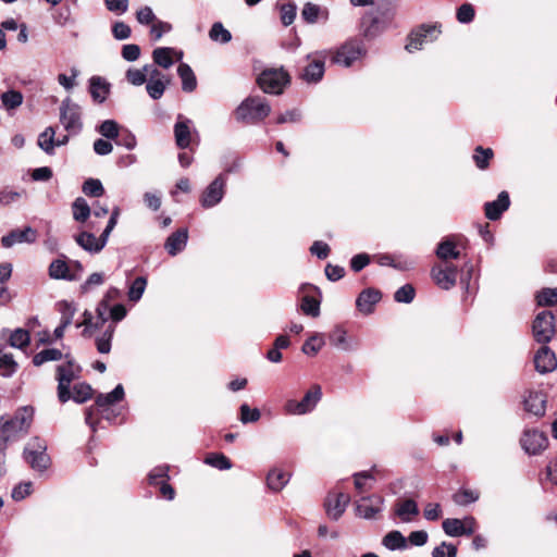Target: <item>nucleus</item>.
Masks as SVG:
<instances>
[{
	"label": "nucleus",
	"instance_id": "1",
	"mask_svg": "<svg viewBox=\"0 0 557 557\" xmlns=\"http://www.w3.org/2000/svg\"><path fill=\"white\" fill-rule=\"evenodd\" d=\"M34 410L32 407L25 406L18 408L12 418L0 419L1 440L7 443L11 440L28 433L33 422Z\"/></svg>",
	"mask_w": 557,
	"mask_h": 557
},
{
	"label": "nucleus",
	"instance_id": "2",
	"mask_svg": "<svg viewBox=\"0 0 557 557\" xmlns=\"http://www.w3.org/2000/svg\"><path fill=\"white\" fill-rule=\"evenodd\" d=\"M271 112L269 102L260 96H250L244 99L235 110V117L245 124H257L263 121Z\"/></svg>",
	"mask_w": 557,
	"mask_h": 557
},
{
	"label": "nucleus",
	"instance_id": "3",
	"mask_svg": "<svg viewBox=\"0 0 557 557\" xmlns=\"http://www.w3.org/2000/svg\"><path fill=\"white\" fill-rule=\"evenodd\" d=\"M367 54L363 41L359 38H349L331 53V62L344 67L351 66L356 61Z\"/></svg>",
	"mask_w": 557,
	"mask_h": 557
},
{
	"label": "nucleus",
	"instance_id": "4",
	"mask_svg": "<svg viewBox=\"0 0 557 557\" xmlns=\"http://www.w3.org/2000/svg\"><path fill=\"white\" fill-rule=\"evenodd\" d=\"M257 83L265 94L280 95L290 83V76L283 67L265 69L259 74Z\"/></svg>",
	"mask_w": 557,
	"mask_h": 557
},
{
	"label": "nucleus",
	"instance_id": "5",
	"mask_svg": "<svg viewBox=\"0 0 557 557\" xmlns=\"http://www.w3.org/2000/svg\"><path fill=\"white\" fill-rule=\"evenodd\" d=\"M47 445L39 437H34L24 448L23 456L30 468L44 472L50 465V457L47 454Z\"/></svg>",
	"mask_w": 557,
	"mask_h": 557
},
{
	"label": "nucleus",
	"instance_id": "6",
	"mask_svg": "<svg viewBox=\"0 0 557 557\" xmlns=\"http://www.w3.org/2000/svg\"><path fill=\"white\" fill-rule=\"evenodd\" d=\"M60 122L71 135L78 134L83 128L81 107L69 97L60 106Z\"/></svg>",
	"mask_w": 557,
	"mask_h": 557
},
{
	"label": "nucleus",
	"instance_id": "7",
	"mask_svg": "<svg viewBox=\"0 0 557 557\" xmlns=\"http://www.w3.org/2000/svg\"><path fill=\"white\" fill-rule=\"evenodd\" d=\"M533 336L540 344H547L555 334V315L548 310L537 313L532 325Z\"/></svg>",
	"mask_w": 557,
	"mask_h": 557
},
{
	"label": "nucleus",
	"instance_id": "8",
	"mask_svg": "<svg viewBox=\"0 0 557 557\" xmlns=\"http://www.w3.org/2000/svg\"><path fill=\"white\" fill-rule=\"evenodd\" d=\"M226 177L219 174L203 190L200 203L203 208H212L220 203L225 194Z\"/></svg>",
	"mask_w": 557,
	"mask_h": 557
},
{
	"label": "nucleus",
	"instance_id": "9",
	"mask_svg": "<svg viewBox=\"0 0 557 557\" xmlns=\"http://www.w3.org/2000/svg\"><path fill=\"white\" fill-rule=\"evenodd\" d=\"M522 448L529 455H539L548 446V438L539 430H525L520 440Z\"/></svg>",
	"mask_w": 557,
	"mask_h": 557
},
{
	"label": "nucleus",
	"instance_id": "10",
	"mask_svg": "<svg viewBox=\"0 0 557 557\" xmlns=\"http://www.w3.org/2000/svg\"><path fill=\"white\" fill-rule=\"evenodd\" d=\"M457 274L458 270L454 264L434 265L431 269L432 280L440 288L445 290H449L456 285Z\"/></svg>",
	"mask_w": 557,
	"mask_h": 557
},
{
	"label": "nucleus",
	"instance_id": "11",
	"mask_svg": "<svg viewBox=\"0 0 557 557\" xmlns=\"http://www.w3.org/2000/svg\"><path fill=\"white\" fill-rule=\"evenodd\" d=\"M78 374L79 372L76 370H71L63 366L57 367L58 398L60 403L64 404L71 399V383L78 377Z\"/></svg>",
	"mask_w": 557,
	"mask_h": 557
},
{
	"label": "nucleus",
	"instance_id": "12",
	"mask_svg": "<svg viewBox=\"0 0 557 557\" xmlns=\"http://www.w3.org/2000/svg\"><path fill=\"white\" fill-rule=\"evenodd\" d=\"M440 26L436 24L430 25V24H422L417 29L412 30L408 37V42L406 45V50L408 52H413L416 50H420L423 46V44L426 41L428 37H431V40L434 38L432 35L437 32L440 33V29H437Z\"/></svg>",
	"mask_w": 557,
	"mask_h": 557
},
{
	"label": "nucleus",
	"instance_id": "13",
	"mask_svg": "<svg viewBox=\"0 0 557 557\" xmlns=\"http://www.w3.org/2000/svg\"><path fill=\"white\" fill-rule=\"evenodd\" d=\"M546 404L547 395L542 391H529L523 399L524 410L536 418L545 416Z\"/></svg>",
	"mask_w": 557,
	"mask_h": 557
},
{
	"label": "nucleus",
	"instance_id": "14",
	"mask_svg": "<svg viewBox=\"0 0 557 557\" xmlns=\"http://www.w3.org/2000/svg\"><path fill=\"white\" fill-rule=\"evenodd\" d=\"M37 240V231L30 226H26L23 230H12L1 238V245L4 248H11L15 244H33Z\"/></svg>",
	"mask_w": 557,
	"mask_h": 557
},
{
	"label": "nucleus",
	"instance_id": "15",
	"mask_svg": "<svg viewBox=\"0 0 557 557\" xmlns=\"http://www.w3.org/2000/svg\"><path fill=\"white\" fill-rule=\"evenodd\" d=\"M384 498L379 495L362 497L357 504V513L364 519H374L383 509Z\"/></svg>",
	"mask_w": 557,
	"mask_h": 557
},
{
	"label": "nucleus",
	"instance_id": "16",
	"mask_svg": "<svg viewBox=\"0 0 557 557\" xmlns=\"http://www.w3.org/2000/svg\"><path fill=\"white\" fill-rule=\"evenodd\" d=\"M535 369L540 373H548L556 369L557 359L555 352L543 344L534 356Z\"/></svg>",
	"mask_w": 557,
	"mask_h": 557
},
{
	"label": "nucleus",
	"instance_id": "17",
	"mask_svg": "<svg viewBox=\"0 0 557 557\" xmlns=\"http://www.w3.org/2000/svg\"><path fill=\"white\" fill-rule=\"evenodd\" d=\"M381 298L382 293L379 289H363L356 299V307L362 314H370L373 312L375 305Z\"/></svg>",
	"mask_w": 557,
	"mask_h": 557
},
{
	"label": "nucleus",
	"instance_id": "18",
	"mask_svg": "<svg viewBox=\"0 0 557 557\" xmlns=\"http://www.w3.org/2000/svg\"><path fill=\"white\" fill-rule=\"evenodd\" d=\"M76 244L90 253L100 252L107 245L102 236L96 237L92 233L83 231L75 236Z\"/></svg>",
	"mask_w": 557,
	"mask_h": 557
},
{
	"label": "nucleus",
	"instance_id": "19",
	"mask_svg": "<svg viewBox=\"0 0 557 557\" xmlns=\"http://www.w3.org/2000/svg\"><path fill=\"white\" fill-rule=\"evenodd\" d=\"M510 199L507 191H502L494 201L484 205L485 216L491 221L498 220L502 214L509 208Z\"/></svg>",
	"mask_w": 557,
	"mask_h": 557
},
{
	"label": "nucleus",
	"instance_id": "20",
	"mask_svg": "<svg viewBox=\"0 0 557 557\" xmlns=\"http://www.w3.org/2000/svg\"><path fill=\"white\" fill-rule=\"evenodd\" d=\"M349 500V495L344 493H338L336 495L329 496L325 500L327 516L333 520H338L341 516L344 513Z\"/></svg>",
	"mask_w": 557,
	"mask_h": 557
},
{
	"label": "nucleus",
	"instance_id": "21",
	"mask_svg": "<svg viewBox=\"0 0 557 557\" xmlns=\"http://www.w3.org/2000/svg\"><path fill=\"white\" fill-rule=\"evenodd\" d=\"M191 121L185 119L182 114L177 116V121L174 125V137L176 146L180 149H186L189 147L191 141L190 125Z\"/></svg>",
	"mask_w": 557,
	"mask_h": 557
},
{
	"label": "nucleus",
	"instance_id": "22",
	"mask_svg": "<svg viewBox=\"0 0 557 557\" xmlns=\"http://www.w3.org/2000/svg\"><path fill=\"white\" fill-rule=\"evenodd\" d=\"M188 231L187 228H180L172 233L164 243V248L170 256H176L181 252L187 244Z\"/></svg>",
	"mask_w": 557,
	"mask_h": 557
},
{
	"label": "nucleus",
	"instance_id": "23",
	"mask_svg": "<svg viewBox=\"0 0 557 557\" xmlns=\"http://www.w3.org/2000/svg\"><path fill=\"white\" fill-rule=\"evenodd\" d=\"M49 276L54 280L76 281L79 275L71 272L64 259H55L49 265Z\"/></svg>",
	"mask_w": 557,
	"mask_h": 557
},
{
	"label": "nucleus",
	"instance_id": "24",
	"mask_svg": "<svg viewBox=\"0 0 557 557\" xmlns=\"http://www.w3.org/2000/svg\"><path fill=\"white\" fill-rule=\"evenodd\" d=\"M324 75V61L313 59L302 70L301 78L307 83H318Z\"/></svg>",
	"mask_w": 557,
	"mask_h": 557
},
{
	"label": "nucleus",
	"instance_id": "25",
	"mask_svg": "<svg viewBox=\"0 0 557 557\" xmlns=\"http://www.w3.org/2000/svg\"><path fill=\"white\" fill-rule=\"evenodd\" d=\"M395 515L403 522H410L413 517L419 515V507L413 499H406L396 504Z\"/></svg>",
	"mask_w": 557,
	"mask_h": 557
},
{
	"label": "nucleus",
	"instance_id": "26",
	"mask_svg": "<svg viewBox=\"0 0 557 557\" xmlns=\"http://www.w3.org/2000/svg\"><path fill=\"white\" fill-rule=\"evenodd\" d=\"M435 255L438 259L447 261L449 259H458L460 251L457 249L455 242L446 237L437 245Z\"/></svg>",
	"mask_w": 557,
	"mask_h": 557
},
{
	"label": "nucleus",
	"instance_id": "27",
	"mask_svg": "<svg viewBox=\"0 0 557 557\" xmlns=\"http://www.w3.org/2000/svg\"><path fill=\"white\" fill-rule=\"evenodd\" d=\"M89 91L94 101L102 103L109 94V85L99 76L89 79Z\"/></svg>",
	"mask_w": 557,
	"mask_h": 557
},
{
	"label": "nucleus",
	"instance_id": "28",
	"mask_svg": "<svg viewBox=\"0 0 557 557\" xmlns=\"http://www.w3.org/2000/svg\"><path fill=\"white\" fill-rule=\"evenodd\" d=\"M177 74L182 79V89L191 92L197 87V79L191 67L186 63H181L177 67Z\"/></svg>",
	"mask_w": 557,
	"mask_h": 557
},
{
	"label": "nucleus",
	"instance_id": "29",
	"mask_svg": "<svg viewBox=\"0 0 557 557\" xmlns=\"http://www.w3.org/2000/svg\"><path fill=\"white\" fill-rule=\"evenodd\" d=\"M301 17L309 24L315 23L319 17L327 20L329 11L327 9H322L318 4L307 2L301 11Z\"/></svg>",
	"mask_w": 557,
	"mask_h": 557
},
{
	"label": "nucleus",
	"instance_id": "30",
	"mask_svg": "<svg viewBox=\"0 0 557 557\" xmlns=\"http://www.w3.org/2000/svg\"><path fill=\"white\" fill-rule=\"evenodd\" d=\"M382 544L389 550H403L407 548V539L400 531L388 532L383 539Z\"/></svg>",
	"mask_w": 557,
	"mask_h": 557
},
{
	"label": "nucleus",
	"instance_id": "31",
	"mask_svg": "<svg viewBox=\"0 0 557 557\" xmlns=\"http://www.w3.org/2000/svg\"><path fill=\"white\" fill-rule=\"evenodd\" d=\"M289 480V474L280 469H273L268 473L267 483L270 490L281 491Z\"/></svg>",
	"mask_w": 557,
	"mask_h": 557
},
{
	"label": "nucleus",
	"instance_id": "32",
	"mask_svg": "<svg viewBox=\"0 0 557 557\" xmlns=\"http://www.w3.org/2000/svg\"><path fill=\"white\" fill-rule=\"evenodd\" d=\"M73 219L76 222L85 223L91 214V210L86 199L77 197L72 203Z\"/></svg>",
	"mask_w": 557,
	"mask_h": 557
},
{
	"label": "nucleus",
	"instance_id": "33",
	"mask_svg": "<svg viewBox=\"0 0 557 557\" xmlns=\"http://www.w3.org/2000/svg\"><path fill=\"white\" fill-rule=\"evenodd\" d=\"M175 52L173 48L170 47H159L152 51V60L154 64L163 67L170 69L173 65L172 54Z\"/></svg>",
	"mask_w": 557,
	"mask_h": 557
},
{
	"label": "nucleus",
	"instance_id": "34",
	"mask_svg": "<svg viewBox=\"0 0 557 557\" xmlns=\"http://www.w3.org/2000/svg\"><path fill=\"white\" fill-rule=\"evenodd\" d=\"M54 137L55 129L52 126H48L42 133L39 134L37 144L47 154H54Z\"/></svg>",
	"mask_w": 557,
	"mask_h": 557
},
{
	"label": "nucleus",
	"instance_id": "35",
	"mask_svg": "<svg viewBox=\"0 0 557 557\" xmlns=\"http://www.w3.org/2000/svg\"><path fill=\"white\" fill-rule=\"evenodd\" d=\"M124 397V388L121 384H117L114 389L106 395L99 394L96 398V405L98 407H106L115 403H119Z\"/></svg>",
	"mask_w": 557,
	"mask_h": 557
},
{
	"label": "nucleus",
	"instance_id": "36",
	"mask_svg": "<svg viewBox=\"0 0 557 557\" xmlns=\"http://www.w3.org/2000/svg\"><path fill=\"white\" fill-rule=\"evenodd\" d=\"M362 34L367 38L375 37L383 28L381 27V21L377 16L367 15L361 22Z\"/></svg>",
	"mask_w": 557,
	"mask_h": 557
},
{
	"label": "nucleus",
	"instance_id": "37",
	"mask_svg": "<svg viewBox=\"0 0 557 557\" xmlns=\"http://www.w3.org/2000/svg\"><path fill=\"white\" fill-rule=\"evenodd\" d=\"M330 343L342 349V350H350L351 346L347 341V332L344 327L337 325L334 327L332 332L329 334Z\"/></svg>",
	"mask_w": 557,
	"mask_h": 557
},
{
	"label": "nucleus",
	"instance_id": "38",
	"mask_svg": "<svg viewBox=\"0 0 557 557\" xmlns=\"http://www.w3.org/2000/svg\"><path fill=\"white\" fill-rule=\"evenodd\" d=\"M322 397V391L319 385H313L311 389H309L305 396L302 397L300 404H302V409H305V412L308 413L314 409L317 404Z\"/></svg>",
	"mask_w": 557,
	"mask_h": 557
},
{
	"label": "nucleus",
	"instance_id": "39",
	"mask_svg": "<svg viewBox=\"0 0 557 557\" xmlns=\"http://www.w3.org/2000/svg\"><path fill=\"white\" fill-rule=\"evenodd\" d=\"M62 357H63V354H62V351L60 349H58V348H47V349H44V350L37 352L33 357V364L35 367H40L45 362H48V361L61 360Z\"/></svg>",
	"mask_w": 557,
	"mask_h": 557
},
{
	"label": "nucleus",
	"instance_id": "40",
	"mask_svg": "<svg viewBox=\"0 0 557 557\" xmlns=\"http://www.w3.org/2000/svg\"><path fill=\"white\" fill-rule=\"evenodd\" d=\"M170 84V79L166 78V79H162V78H157V79H148L147 81V84H146V90H147V94L153 99V100H158L160 99L165 89H166V86Z\"/></svg>",
	"mask_w": 557,
	"mask_h": 557
},
{
	"label": "nucleus",
	"instance_id": "41",
	"mask_svg": "<svg viewBox=\"0 0 557 557\" xmlns=\"http://www.w3.org/2000/svg\"><path fill=\"white\" fill-rule=\"evenodd\" d=\"M23 100V94L18 90L11 89L1 95L2 106L7 110H15L20 106H22Z\"/></svg>",
	"mask_w": 557,
	"mask_h": 557
},
{
	"label": "nucleus",
	"instance_id": "42",
	"mask_svg": "<svg viewBox=\"0 0 557 557\" xmlns=\"http://www.w3.org/2000/svg\"><path fill=\"white\" fill-rule=\"evenodd\" d=\"M30 335L29 332L25 329H16L14 330L9 338L10 346L18 349H24L29 345Z\"/></svg>",
	"mask_w": 557,
	"mask_h": 557
},
{
	"label": "nucleus",
	"instance_id": "43",
	"mask_svg": "<svg viewBox=\"0 0 557 557\" xmlns=\"http://www.w3.org/2000/svg\"><path fill=\"white\" fill-rule=\"evenodd\" d=\"M151 69L150 64L144 65L143 69H128L126 72V79L134 86H140L147 83L146 72Z\"/></svg>",
	"mask_w": 557,
	"mask_h": 557
},
{
	"label": "nucleus",
	"instance_id": "44",
	"mask_svg": "<svg viewBox=\"0 0 557 557\" xmlns=\"http://www.w3.org/2000/svg\"><path fill=\"white\" fill-rule=\"evenodd\" d=\"M58 311L61 314V323L70 325L76 312V307L73 302L61 300L57 304Z\"/></svg>",
	"mask_w": 557,
	"mask_h": 557
},
{
	"label": "nucleus",
	"instance_id": "45",
	"mask_svg": "<svg viewBox=\"0 0 557 557\" xmlns=\"http://www.w3.org/2000/svg\"><path fill=\"white\" fill-rule=\"evenodd\" d=\"M205 462L219 470H228L232 468L231 460L225 455L219 453L209 454L206 457Z\"/></svg>",
	"mask_w": 557,
	"mask_h": 557
},
{
	"label": "nucleus",
	"instance_id": "46",
	"mask_svg": "<svg viewBox=\"0 0 557 557\" xmlns=\"http://www.w3.org/2000/svg\"><path fill=\"white\" fill-rule=\"evenodd\" d=\"M92 396V388L87 383H78L73 387L71 398L78 404H83L90 399Z\"/></svg>",
	"mask_w": 557,
	"mask_h": 557
},
{
	"label": "nucleus",
	"instance_id": "47",
	"mask_svg": "<svg viewBox=\"0 0 557 557\" xmlns=\"http://www.w3.org/2000/svg\"><path fill=\"white\" fill-rule=\"evenodd\" d=\"M493 150L491 148H483L481 146H478L473 153V160L475 162V165L481 169L485 170L488 166L490 160L493 158Z\"/></svg>",
	"mask_w": 557,
	"mask_h": 557
},
{
	"label": "nucleus",
	"instance_id": "48",
	"mask_svg": "<svg viewBox=\"0 0 557 557\" xmlns=\"http://www.w3.org/2000/svg\"><path fill=\"white\" fill-rule=\"evenodd\" d=\"M300 309L305 314L317 318L320 315V300L312 296L306 295L301 299Z\"/></svg>",
	"mask_w": 557,
	"mask_h": 557
},
{
	"label": "nucleus",
	"instance_id": "49",
	"mask_svg": "<svg viewBox=\"0 0 557 557\" xmlns=\"http://www.w3.org/2000/svg\"><path fill=\"white\" fill-rule=\"evenodd\" d=\"M83 193L88 197H101L104 194L102 183L97 178H88L83 183Z\"/></svg>",
	"mask_w": 557,
	"mask_h": 557
},
{
	"label": "nucleus",
	"instance_id": "50",
	"mask_svg": "<svg viewBox=\"0 0 557 557\" xmlns=\"http://www.w3.org/2000/svg\"><path fill=\"white\" fill-rule=\"evenodd\" d=\"M210 39L213 41H220L222 44H226L231 41L232 35L230 30L224 28L223 24L220 22H215L210 32H209Z\"/></svg>",
	"mask_w": 557,
	"mask_h": 557
},
{
	"label": "nucleus",
	"instance_id": "51",
	"mask_svg": "<svg viewBox=\"0 0 557 557\" xmlns=\"http://www.w3.org/2000/svg\"><path fill=\"white\" fill-rule=\"evenodd\" d=\"M146 285H147L146 277H144V276L136 277L135 281L129 286L128 294H127L128 299L134 302L138 301L141 298V296L146 289Z\"/></svg>",
	"mask_w": 557,
	"mask_h": 557
},
{
	"label": "nucleus",
	"instance_id": "52",
	"mask_svg": "<svg viewBox=\"0 0 557 557\" xmlns=\"http://www.w3.org/2000/svg\"><path fill=\"white\" fill-rule=\"evenodd\" d=\"M442 528L449 536H462L463 521L456 518H447L443 521Z\"/></svg>",
	"mask_w": 557,
	"mask_h": 557
},
{
	"label": "nucleus",
	"instance_id": "53",
	"mask_svg": "<svg viewBox=\"0 0 557 557\" xmlns=\"http://www.w3.org/2000/svg\"><path fill=\"white\" fill-rule=\"evenodd\" d=\"M17 362L14 360L12 354H3L0 350V370H2L3 376H11L17 370Z\"/></svg>",
	"mask_w": 557,
	"mask_h": 557
},
{
	"label": "nucleus",
	"instance_id": "54",
	"mask_svg": "<svg viewBox=\"0 0 557 557\" xmlns=\"http://www.w3.org/2000/svg\"><path fill=\"white\" fill-rule=\"evenodd\" d=\"M324 345L323 337L321 335H312L308 341L302 345V352L308 356H314Z\"/></svg>",
	"mask_w": 557,
	"mask_h": 557
},
{
	"label": "nucleus",
	"instance_id": "55",
	"mask_svg": "<svg viewBox=\"0 0 557 557\" xmlns=\"http://www.w3.org/2000/svg\"><path fill=\"white\" fill-rule=\"evenodd\" d=\"M414 296V287L411 284H405L395 292L394 299L396 302L410 304Z\"/></svg>",
	"mask_w": 557,
	"mask_h": 557
},
{
	"label": "nucleus",
	"instance_id": "56",
	"mask_svg": "<svg viewBox=\"0 0 557 557\" xmlns=\"http://www.w3.org/2000/svg\"><path fill=\"white\" fill-rule=\"evenodd\" d=\"M98 132L108 139H116L119 137V125L113 120H106L98 127Z\"/></svg>",
	"mask_w": 557,
	"mask_h": 557
},
{
	"label": "nucleus",
	"instance_id": "57",
	"mask_svg": "<svg viewBox=\"0 0 557 557\" xmlns=\"http://www.w3.org/2000/svg\"><path fill=\"white\" fill-rule=\"evenodd\" d=\"M479 498V493L471 490H461L454 494L453 499L457 505L466 506L474 503Z\"/></svg>",
	"mask_w": 557,
	"mask_h": 557
},
{
	"label": "nucleus",
	"instance_id": "58",
	"mask_svg": "<svg viewBox=\"0 0 557 557\" xmlns=\"http://www.w3.org/2000/svg\"><path fill=\"white\" fill-rule=\"evenodd\" d=\"M536 299L539 306H554L557 304V288H543Z\"/></svg>",
	"mask_w": 557,
	"mask_h": 557
},
{
	"label": "nucleus",
	"instance_id": "59",
	"mask_svg": "<svg viewBox=\"0 0 557 557\" xmlns=\"http://www.w3.org/2000/svg\"><path fill=\"white\" fill-rule=\"evenodd\" d=\"M355 479V486L358 490L359 493H363L366 491L372 490V485L367 486L366 480L374 481V475L372 474V471H362L354 474Z\"/></svg>",
	"mask_w": 557,
	"mask_h": 557
},
{
	"label": "nucleus",
	"instance_id": "60",
	"mask_svg": "<svg viewBox=\"0 0 557 557\" xmlns=\"http://www.w3.org/2000/svg\"><path fill=\"white\" fill-rule=\"evenodd\" d=\"M239 410H240V421L244 424L257 422L261 417L259 409H257V408L250 409V407L247 404H243L240 406Z\"/></svg>",
	"mask_w": 557,
	"mask_h": 557
},
{
	"label": "nucleus",
	"instance_id": "61",
	"mask_svg": "<svg viewBox=\"0 0 557 557\" xmlns=\"http://www.w3.org/2000/svg\"><path fill=\"white\" fill-rule=\"evenodd\" d=\"M172 30V25L168 22L157 20L152 23L150 35L154 41L159 40L164 34Z\"/></svg>",
	"mask_w": 557,
	"mask_h": 557
},
{
	"label": "nucleus",
	"instance_id": "62",
	"mask_svg": "<svg viewBox=\"0 0 557 557\" xmlns=\"http://www.w3.org/2000/svg\"><path fill=\"white\" fill-rule=\"evenodd\" d=\"M112 35L116 40H125L131 37L132 29L126 23L117 21L112 25Z\"/></svg>",
	"mask_w": 557,
	"mask_h": 557
},
{
	"label": "nucleus",
	"instance_id": "63",
	"mask_svg": "<svg viewBox=\"0 0 557 557\" xmlns=\"http://www.w3.org/2000/svg\"><path fill=\"white\" fill-rule=\"evenodd\" d=\"M474 14V8L470 3H463L457 9V20L462 24L472 22Z\"/></svg>",
	"mask_w": 557,
	"mask_h": 557
},
{
	"label": "nucleus",
	"instance_id": "64",
	"mask_svg": "<svg viewBox=\"0 0 557 557\" xmlns=\"http://www.w3.org/2000/svg\"><path fill=\"white\" fill-rule=\"evenodd\" d=\"M121 54L125 61L134 62L140 57V47L136 44L124 45Z\"/></svg>",
	"mask_w": 557,
	"mask_h": 557
}]
</instances>
